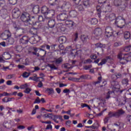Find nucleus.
<instances>
[{
	"label": "nucleus",
	"mask_w": 131,
	"mask_h": 131,
	"mask_svg": "<svg viewBox=\"0 0 131 131\" xmlns=\"http://www.w3.org/2000/svg\"><path fill=\"white\" fill-rule=\"evenodd\" d=\"M118 58L120 59V63L123 65L126 64L127 62L131 60V56L128 54L119 53L118 55Z\"/></svg>",
	"instance_id": "obj_1"
},
{
	"label": "nucleus",
	"mask_w": 131,
	"mask_h": 131,
	"mask_svg": "<svg viewBox=\"0 0 131 131\" xmlns=\"http://www.w3.org/2000/svg\"><path fill=\"white\" fill-rule=\"evenodd\" d=\"M121 76L122 75L120 73H116L112 75V80L113 81L111 82V84L115 89H118V82H116V80L118 78H121Z\"/></svg>",
	"instance_id": "obj_2"
},
{
	"label": "nucleus",
	"mask_w": 131,
	"mask_h": 131,
	"mask_svg": "<svg viewBox=\"0 0 131 131\" xmlns=\"http://www.w3.org/2000/svg\"><path fill=\"white\" fill-rule=\"evenodd\" d=\"M75 2H76V4H77L78 3L77 5H79V6H78V10L81 13H82V12H84L85 8H86L87 6H89V1H76Z\"/></svg>",
	"instance_id": "obj_3"
},
{
	"label": "nucleus",
	"mask_w": 131,
	"mask_h": 131,
	"mask_svg": "<svg viewBox=\"0 0 131 131\" xmlns=\"http://www.w3.org/2000/svg\"><path fill=\"white\" fill-rule=\"evenodd\" d=\"M124 113H125V112H124L122 108H120L115 112H110L108 115L110 118H111L112 117L119 118V117L122 115H123Z\"/></svg>",
	"instance_id": "obj_4"
},
{
	"label": "nucleus",
	"mask_w": 131,
	"mask_h": 131,
	"mask_svg": "<svg viewBox=\"0 0 131 131\" xmlns=\"http://www.w3.org/2000/svg\"><path fill=\"white\" fill-rule=\"evenodd\" d=\"M20 20L23 22L26 23L27 25H30L31 24V20H30V14L27 12H23L20 16Z\"/></svg>",
	"instance_id": "obj_5"
},
{
	"label": "nucleus",
	"mask_w": 131,
	"mask_h": 131,
	"mask_svg": "<svg viewBox=\"0 0 131 131\" xmlns=\"http://www.w3.org/2000/svg\"><path fill=\"white\" fill-rule=\"evenodd\" d=\"M115 23L118 25V27L123 28L125 25V20L122 16H118L116 19Z\"/></svg>",
	"instance_id": "obj_6"
},
{
	"label": "nucleus",
	"mask_w": 131,
	"mask_h": 131,
	"mask_svg": "<svg viewBox=\"0 0 131 131\" xmlns=\"http://www.w3.org/2000/svg\"><path fill=\"white\" fill-rule=\"evenodd\" d=\"M102 29L101 28H96L94 30V37H95L96 39H100L101 38V36H102Z\"/></svg>",
	"instance_id": "obj_7"
},
{
	"label": "nucleus",
	"mask_w": 131,
	"mask_h": 131,
	"mask_svg": "<svg viewBox=\"0 0 131 131\" xmlns=\"http://www.w3.org/2000/svg\"><path fill=\"white\" fill-rule=\"evenodd\" d=\"M66 51H68L69 52H71V54L72 55L74 56V57H75V56H77L78 55V52L79 51H77L76 49H72V48L71 46H68L66 48Z\"/></svg>",
	"instance_id": "obj_8"
},
{
	"label": "nucleus",
	"mask_w": 131,
	"mask_h": 131,
	"mask_svg": "<svg viewBox=\"0 0 131 131\" xmlns=\"http://www.w3.org/2000/svg\"><path fill=\"white\" fill-rule=\"evenodd\" d=\"M68 18V15L66 13H61L57 15V19L59 21H66Z\"/></svg>",
	"instance_id": "obj_9"
},
{
	"label": "nucleus",
	"mask_w": 131,
	"mask_h": 131,
	"mask_svg": "<svg viewBox=\"0 0 131 131\" xmlns=\"http://www.w3.org/2000/svg\"><path fill=\"white\" fill-rule=\"evenodd\" d=\"M86 79H92V77L90 75H82L80 76L79 78L77 79V81L79 82H81L82 80H85Z\"/></svg>",
	"instance_id": "obj_10"
},
{
	"label": "nucleus",
	"mask_w": 131,
	"mask_h": 131,
	"mask_svg": "<svg viewBox=\"0 0 131 131\" xmlns=\"http://www.w3.org/2000/svg\"><path fill=\"white\" fill-rule=\"evenodd\" d=\"M105 35L107 37H111L113 35V30L110 27H107L105 28Z\"/></svg>",
	"instance_id": "obj_11"
},
{
	"label": "nucleus",
	"mask_w": 131,
	"mask_h": 131,
	"mask_svg": "<svg viewBox=\"0 0 131 131\" xmlns=\"http://www.w3.org/2000/svg\"><path fill=\"white\" fill-rule=\"evenodd\" d=\"M45 20L48 21V26L50 28H53L56 25V21L55 19H51V18L45 19Z\"/></svg>",
	"instance_id": "obj_12"
},
{
	"label": "nucleus",
	"mask_w": 131,
	"mask_h": 131,
	"mask_svg": "<svg viewBox=\"0 0 131 131\" xmlns=\"http://www.w3.org/2000/svg\"><path fill=\"white\" fill-rule=\"evenodd\" d=\"M11 35V34L10 32V31L6 30L4 33L1 34V37L3 39H8L9 37H10Z\"/></svg>",
	"instance_id": "obj_13"
},
{
	"label": "nucleus",
	"mask_w": 131,
	"mask_h": 131,
	"mask_svg": "<svg viewBox=\"0 0 131 131\" xmlns=\"http://www.w3.org/2000/svg\"><path fill=\"white\" fill-rule=\"evenodd\" d=\"M19 16H20V11H19V8H14L12 10V16L15 19H17V18H19Z\"/></svg>",
	"instance_id": "obj_14"
},
{
	"label": "nucleus",
	"mask_w": 131,
	"mask_h": 131,
	"mask_svg": "<svg viewBox=\"0 0 131 131\" xmlns=\"http://www.w3.org/2000/svg\"><path fill=\"white\" fill-rule=\"evenodd\" d=\"M45 19H51L55 16V10H48L46 15H45Z\"/></svg>",
	"instance_id": "obj_15"
},
{
	"label": "nucleus",
	"mask_w": 131,
	"mask_h": 131,
	"mask_svg": "<svg viewBox=\"0 0 131 131\" xmlns=\"http://www.w3.org/2000/svg\"><path fill=\"white\" fill-rule=\"evenodd\" d=\"M116 18L115 14L113 13L110 12L108 14H107L105 16V19L106 20H110L111 21H113V20H115Z\"/></svg>",
	"instance_id": "obj_16"
},
{
	"label": "nucleus",
	"mask_w": 131,
	"mask_h": 131,
	"mask_svg": "<svg viewBox=\"0 0 131 131\" xmlns=\"http://www.w3.org/2000/svg\"><path fill=\"white\" fill-rule=\"evenodd\" d=\"M28 41L29 38L26 36H23L19 40L20 43H21L22 45H27V43H28Z\"/></svg>",
	"instance_id": "obj_17"
},
{
	"label": "nucleus",
	"mask_w": 131,
	"mask_h": 131,
	"mask_svg": "<svg viewBox=\"0 0 131 131\" xmlns=\"http://www.w3.org/2000/svg\"><path fill=\"white\" fill-rule=\"evenodd\" d=\"M111 61V57L110 56H107L105 58L102 59L101 60V62L98 63V66H102V65H104L105 63H107V62H110Z\"/></svg>",
	"instance_id": "obj_18"
},
{
	"label": "nucleus",
	"mask_w": 131,
	"mask_h": 131,
	"mask_svg": "<svg viewBox=\"0 0 131 131\" xmlns=\"http://www.w3.org/2000/svg\"><path fill=\"white\" fill-rule=\"evenodd\" d=\"M13 28H14L15 30L17 31V30H19V31H21L22 33H24L25 32V29L23 28H21L19 27V26L15 25V24H13Z\"/></svg>",
	"instance_id": "obj_19"
},
{
	"label": "nucleus",
	"mask_w": 131,
	"mask_h": 131,
	"mask_svg": "<svg viewBox=\"0 0 131 131\" xmlns=\"http://www.w3.org/2000/svg\"><path fill=\"white\" fill-rule=\"evenodd\" d=\"M67 40V39L66 38V37L64 36H60L58 38V41H59V43H65Z\"/></svg>",
	"instance_id": "obj_20"
},
{
	"label": "nucleus",
	"mask_w": 131,
	"mask_h": 131,
	"mask_svg": "<svg viewBox=\"0 0 131 131\" xmlns=\"http://www.w3.org/2000/svg\"><path fill=\"white\" fill-rule=\"evenodd\" d=\"M71 7V5H70L69 2H64L61 6V9H70Z\"/></svg>",
	"instance_id": "obj_21"
},
{
	"label": "nucleus",
	"mask_w": 131,
	"mask_h": 131,
	"mask_svg": "<svg viewBox=\"0 0 131 131\" xmlns=\"http://www.w3.org/2000/svg\"><path fill=\"white\" fill-rule=\"evenodd\" d=\"M65 24L66 25H68L70 27H73V26H74L75 25V23L71 20H67L65 21Z\"/></svg>",
	"instance_id": "obj_22"
},
{
	"label": "nucleus",
	"mask_w": 131,
	"mask_h": 131,
	"mask_svg": "<svg viewBox=\"0 0 131 131\" xmlns=\"http://www.w3.org/2000/svg\"><path fill=\"white\" fill-rule=\"evenodd\" d=\"M49 11V8L47 6H43L41 8V12L45 16L47 15Z\"/></svg>",
	"instance_id": "obj_23"
},
{
	"label": "nucleus",
	"mask_w": 131,
	"mask_h": 131,
	"mask_svg": "<svg viewBox=\"0 0 131 131\" xmlns=\"http://www.w3.org/2000/svg\"><path fill=\"white\" fill-rule=\"evenodd\" d=\"M11 54L9 52H5L3 55V58L5 60H9L11 59Z\"/></svg>",
	"instance_id": "obj_24"
},
{
	"label": "nucleus",
	"mask_w": 131,
	"mask_h": 131,
	"mask_svg": "<svg viewBox=\"0 0 131 131\" xmlns=\"http://www.w3.org/2000/svg\"><path fill=\"white\" fill-rule=\"evenodd\" d=\"M30 33H31V34H33V35H36V34H37V28L34 27L31 28Z\"/></svg>",
	"instance_id": "obj_25"
},
{
	"label": "nucleus",
	"mask_w": 131,
	"mask_h": 131,
	"mask_svg": "<svg viewBox=\"0 0 131 131\" xmlns=\"http://www.w3.org/2000/svg\"><path fill=\"white\" fill-rule=\"evenodd\" d=\"M34 14H38L39 12V6L38 5L35 6L33 8Z\"/></svg>",
	"instance_id": "obj_26"
},
{
	"label": "nucleus",
	"mask_w": 131,
	"mask_h": 131,
	"mask_svg": "<svg viewBox=\"0 0 131 131\" xmlns=\"http://www.w3.org/2000/svg\"><path fill=\"white\" fill-rule=\"evenodd\" d=\"M81 39L82 41L84 43L88 41V40L89 39V36L85 35H82L81 36Z\"/></svg>",
	"instance_id": "obj_27"
},
{
	"label": "nucleus",
	"mask_w": 131,
	"mask_h": 131,
	"mask_svg": "<svg viewBox=\"0 0 131 131\" xmlns=\"http://www.w3.org/2000/svg\"><path fill=\"white\" fill-rule=\"evenodd\" d=\"M70 16L73 18H75L77 16V12L75 10H72L69 13Z\"/></svg>",
	"instance_id": "obj_28"
},
{
	"label": "nucleus",
	"mask_w": 131,
	"mask_h": 131,
	"mask_svg": "<svg viewBox=\"0 0 131 131\" xmlns=\"http://www.w3.org/2000/svg\"><path fill=\"white\" fill-rule=\"evenodd\" d=\"M128 79L124 78L122 80L121 82L123 85H125L126 86V85L128 84Z\"/></svg>",
	"instance_id": "obj_29"
},
{
	"label": "nucleus",
	"mask_w": 131,
	"mask_h": 131,
	"mask_svg": "<svg viewBox=\"0 0 131 131\" xmlns=\"http://www.w3.org/2000/svg\"><path fill=\"white\" fill-rule=\"evenodd\" d=\"M96 10L98 12V16L100 18V17H101V13H102L101 7L100 6H97V7H96Z\"/></svg>",
	"instance_id": "obj_30"
},
{
	"label": "nucleus",
	"mask_w": 131,
	"mask_h": 131,
	"mask_svg": "<svg viewBox=\"0 0 131 131\" xmlns=\"http://www.w3.org/2000/svg\"><path fill=\"white\" fill-rule=\"evenodd\" d=\"M124 37L125 39H128L130 37V33L129 32H125L124 33Z\"/></svg>",
	"instance_id": "obj_31"
},
{
	"label": "nucleus",
	"mask_w": 131,
	"mask_h": 131,
	"mask_svg": "<svg viewBox=\"0 0 131 131\" xmlns=\"http://www.w3.org/2000/svg\"><path fill=\"white\" fill-rule=\"evenodd\" d=\"M62 67L65 68V69H67L68 70L72 68L71 66L69 63H65L63 64Z\"/></svg>",
	"instance_id": "obj_32"
},
{
	"label": "nucleus",
	"mask_w": 131,
	"mask_h": 131,
	"mask_svg": "<svg viewBox=\"0 0 131 131\" xmlns=\"http://www.w3.org/2000/svg\"><path fill=\"white\" fill-rule=\"evenodd\" d=\"M78 38V33H76L73 35L72 40L76 41Z\"/></svg>",
	"instance_id": "obj_33"
},
{
	"label": "nucleus",
	"mask_w": 131,
	"mask_h": 131,
	"mask_svg": "<svg viewBox=\"0 0 131 131\" xmlns=\"http://www.w3.org/2000/svg\"><path fill=\"white\" fill-rule=\"evenodd\" d=\"M16 51L17 52H18V53H20V52H22V50H23V48H22V46H17L15 47Z\"/></svg>",
	"instance_id": "obj_34"
},
{
	"label": "nucleus",
	"mask_w": 131,
	"mask_h": 131,
	"mask_svg": "<svg viewBox=\"0 0 131 131\" xmlns=\"http://www.w3.org/2000/svg\"><path fill=\"white\" fill-rule=\"evenodd\" d=\"M29 41L32 44L36 43L34 36H32L30 38H29Z\"/></svg>",
	"instance_id": "obj_35"
},
{
	"label": "nucleus",
	"mask_w": 131,
	"mask_h": 131,
	"mask_svg": "<svg viewBox=\"0 0 131 131\" xmlns=\"http://www.w3.org/2000/svg\"><path fill=\"white\" fill-rule=\"evenodd\" d=\"M37 76L35 75V76L33 77H30L29 78V79H31L32 80H34V81H38V77H36Z\"/></svg>",
	"instance_id": "obj_36"
},
{
	"label": "nucleus",
	"mask_w": 131,
	"mask_h": 131,
	"mask_svg": "<svg viewBox=\"0 0 131 131\" xmlns=\"http://www.w3.org/2000/svg\"><path fill=\"white\" fill-rule=\"evenodd\" d=\"M34 38H35V43H37V42H38V41L40 40V37L38 35H35Z\"/></svg>",
	"instance_id": "obj_37"
},
{
	"label": "nucleus",
	"mask_w": 131,
	"mask_h": 131,
	"mask_svg": "<svg viewBox=\"0 0 131 131\" xmlns=\"http://www.w3.org/2000/svg\"><path fill=\"white\" fill-rule=\"evenodd\" d=\"M47 92H48L49 95H51L52 94H54V89L53 88H48Z\"/></svg>",
	"instance_id": "obj_38"
},
{
	"label": "nucleus",
	"mask_w": 131,
	"mask_h": 131,
	"mask_svg": "<svg viewBox=\"0 0 131 131\" xmlns=\"http://www.w3.org/2000/svg\"><path fill=\"white\" fill-rule=\"evenodd\" d=\"M34 26L35 27V28H37V29H38V28H40L41 25H40V23L39 22H36L34 24Z\"/></svg>",
	"instance_id": "obj_39"
},
{
	"label": "nucleus",
	"mask_w": 131,
	"mask_h": 131,
	"mask_svg": "<svg viewBox=\"0 0 131 131\" xmlns=\"http://www.w3.org/2000/svg\"><path fill=\"white\" fill-rule=\"evenodd\" d=\"M29 75H30V73L25 72L23 74V77L27 78V77H29Z\"/></svg>",
	"instance_id": "obj_40"
},
{
	"label": "nucleus",
	"mask_w": 131,
	"mask_h": 131,
	"mask_svg": "<svg viewBox=\"0 0 131 131\" xmlns=\"http://www.w3.org/2000/svg\"><path fill=\"white\" fill-rule=\"evenodd\" d=\"M98 23V19L96 18H92L91 20V24L93 25H96Z\"/></svg>",
	"instance_id": "obj_41"
},
{
	"label": "nucleus",
	"mask_w": 131,
	"mask_h": 131,
	"mask_svg": "<svg viewBox=\"0 0 131 131\" xmlns=\"http://www.w3.org/2000/svg\"><path fill=\"white\" fill-rule=\"evenodd\" d=\"M63 61V59H62V57H59V58H57L55 60V63L56 64H60Z\"/></svg>",
	"instance_id": "obj_42"
},
{
	"label": "nucleus",
	"mask_w": 131,
	"mask_h": 131,
	"mask_svg": "<svg viewBox=\"0 0 131 131\" xmlns=\"http://www.w3.org/2000/svg\"><path fill=\"white\" fill-rule=\"evenodd\" d=\"M95 46L96 48H104L105 45H103V44L101 43H97L95 44Z\"/></svg>",
	"instance_id": "obj_43"
},
{
	"label": "nucleus",
	"mask_w": 131,
	"mask_h": 131,
	"mask_svg": "<svg viewBox=\"0 0 131 131\" xmlns=\"http://www.w3.org/2000/svg\"><path fill=\"white\" fill-rule=\"evenodd\" d=\"M50 115H52V114H47L45 113L44 114H41V116L45 117V118H49V117H50Z\"/></svg>",
	"instance_id": "obj_44"
},
{
	"label": "nucleus",
	"mask_w": 131,
	"mask_h": 131,
	"mask_svg": "<svg viewBox=\"0 0 131 131\" xmlns=\"http://www.w3.org/2000/svg\"><path fill=\"white\" fill-rule=\"evenodd\" d=\"M28 88V84H23L20 86V89H21V90H24V89H27Z\"/></svg>",
	"instance_id": "obj_45"
},
{
	"label": "nucleus",
	"mask_w": 131,
	"mask_h": 131,
	"mask_svg": "<svg viewBox=\"0 0 131 131\" xmlns=\"http://www.w3.org/2000/svg\"><path fill=\"white\" fill-rule=\"evenodd\" d=\"M130 51V48L129 47V46L124 47L123 49L124 52H129Z\"/></svg>",
	"instance_id": "obj_46"
},
{
	"label": "nucleus",
	"mask_w": 131,
	"mask_h": 131,
	"mask_svg": "<svg viewBox=\"0 0 131 131\" xmlns=\"http://www.w3.org/2000/svg\"><path fill=\"white\" fill-rule=\"evenodd\" d=\"M121 45H122V42H115L114 46L119 47V46H121Z\"/></svg>",
	"instance_id": "obj_47"
},
{
	"label": "nucleus",
	"mask_w": 131,
	"mask_h": 131,
	"mask_svg": "<svg viewBox=\"0 0 131 131\" xmlns=\"http://www.w3.org/2000/svg\"><path fill=\"white\" fill-rule=\"evenodd\" d=\"M14 38H10L8 39V42H9L10 45H13V43H14Z\"/></svg>",
	"instance_id": "obj_48"
},
{
	"label": "nucleus",
	"mask_w": 131,
	"mask_h": 131,
	"mask_svg": "<svg viewBox=\"0 0 131 131\" xmlns=\"http://www.w3.org/2000/svg\"><path fill=\"white\" fill-rule=\"evenodd\" d=\"M40 103V99H39V97H37L34 102V104H39Z\"/></svg>",
	"instance_id": "obj_49"
},
{
	"label": "nucleus",
	"mask_w": 131,
	"mask_h": 131,
	"mask_svg": "<svg viewBox=\"0 0 131 131\" xmlns=\"http://www.w3.org/2000/svg\"><path fill=\"white\" fill-rule=\"evenodd\" d=\"M31 91V89L28 88L25 89V90L24 91V93H25L26 94H29Z\"/></svg>",
	"instance_id": "obj_50"
},
{
	"label": "nucleus",
	"mask_w": 131,
	"mask_h": 131,
	"mask_svg": "<svg viewBox=\"0 0 131 131\" xmlns=\"http://www.w3.org/2000/svg\"><path fill=\"white\" fill-rule=\"evenodd\" d=\"M49 67L51 68V69H54V70H57V69H58V68L54 64H50Z\"/></svg>",
	"instance_id": "obj_51"
},
{
	"label": "nucleus",
	"mask_w": 131,
	"mask_h": 131,
	"mask_svg": "<svg viewBox=\"0 0 131 131\" xmlns=\"http://www.w3.org/2000/svg\"><path fill=\"white\" fill-rule=\"evenodd\" d=\"M9 3L10 4V5L14 6V5H16L17 4V1H10L9 2Z\"/></svg>",
	"instance_id": "obj_52"
},
{
	"label": "nucleus",
	"mask_w": 131,
	"mask_h": 131,
	"mask_svg": "<svg viewBox=\"0 0 131 131\" xmlns=\"http://www.w3.org/2000/svg\"><path fill=\"white\" fill-rule=\"evenodd\" d=\"M38 20L40 21V22H42L44 21V19H43V17H42V16L41 15H39L38 16Z\"/></svg>",
	"instance_id": "obj_53"
},
{
	"label": "nucleus",
	"mask_w": 131,
	"mask_h": 131,
	"mask_svg": "<svg viewBox=\"0 0 131 131\" xmlns=\"http://www.w3.org/2000/svg\"><path fill=\"white\" fill-rule=\"evenodd\" d=\"M98 81L95 82V84L101 83V80H102V77L101 76L98 77Z\"/></svg>",
	"instance_id": "obj_54"
},
{
	"label": "nucleus",
	"mask_w": 131,
	"mask_h": 131,
	"mask_svg": "<svg viewBox=\"0 0 131 131\" xmlns=\"http://www.w3.org/2000/svg\"><path fill=\"white\" fill-rule=\"evenodd\" d=\"M84 68L85 70H89V69H91V68H92V65L85 66Z\"/></svg>",
	"instance_id": "obj_55"
},
{
	"label": "nucleus",
	"mask_w": 131,
	"mask_h": 131,
	"mask_svg": "<svg viewBox=\"0 0 131 131\" xmlns=\"http://www.w3.org/2000/svg\"><path fill=\"white\" fill-rule=\"evenodd\" d=\"M109 119H110V118L109 117H105L104 119V123L106 124V123H108V121H109Z\"/></svg>",
	"instance_id": "obj_56"
},
{
	"label": "nucleus",
	"mask_w": 131,
	"mask_h": 131,
	"mask_svg": "<svg viewBox=\"0 0 131 131\" xmlns=\"http://www.w3.org/2000/svg\"><path fill=\"white\" fill-rule=\"evenodd\" d=\"M53 128V126H52V125L51 124H48L46 128V129H52Z\"/></svg>",
	"instance_id": "obj_57"
},
{
	"label": "nucleus",
	"mask_w": 131,
	"mask_h": 131,
	"mask_svg": "<svg viewBox=\"0 0 131 131\" xmlns=\"http://www.w3.org/2000/svg\"><path fill=\"white\" fill-rule=\"evenodd\" d=\"M90 58L95 60V59H97V55L96 54H93L91 55Z\"/></svg>",
	"instance_id": "obj_58"
},
{
	"label": "nucleus",
	"mask_w": 131,
	"mask_h": 131,
	"mask_svg": "<svg viewBox=\"0 0 131 131\" xmlns=\"http://www.w3.org/2000/svg\"><path fill=\"white\" fill-rule=\"evenodd\" d=\"M84 63L85 64H88V63H92V60L91 59H88L84 61Z\"/></svg>",
	"instance_id": "obj_59"
},
{
	"label": "nucleus",
	"mask_w": 131,
	"mask_h": 131,
	"mask_svg": "<svg viewBox=\"0 0 131 131\" xmlns=\"http://www.w3.org/2000/svg\"><path fill=\"white\" fill-rule=\"evenodd\" d=\"M126 97H124L123 102H122L121 105H125V103H126Z\"/></svg>",
	"instance_id": "obj_60"
},
{
	"label": "nucleus",
	"mask_w": 131,
	"mask_h": 131,
	"mask_svg": "<svg viewBox=\"0 0 131 131\" xmlns=\"http://www.w3.org/2000/svg\"><path fill=\"white\" fill-rule=\"evenodd\" d=\"M63 93H64V94H67V93H70V90L69 89H64L63 91Z\"/></svg>",
	"instance_id": "obj_61"
},
{
	"label": "nucleus",
	"mask_w": 131,
	"mask_h": 131,
	"mask_svg": "<svg viewBox=\"0 0 131 131\" xmlns=\"http://www.w3.org/2000/svg\"><path fill=\"white\" fill-rule=\"evenodd\" d=\"M17 128H18V129H24V128H25V126L23 125H19L17 126Z\"/></svg>",
	"instance_id": "obj_62"
},
{
	"label": "nucleus",
	"mask_w": 131,
	"mask_h": 131,
	"mask_svg": "<svg viewBox=\"0 0 131 131\" xmlns=\"http://www.w3.org/2000/svg\"><path fill=\"white\" fill-rule=\"evenodd\" d=\"M119 1H115L114 2V4H115V6H117L118 7L121 4L118 3Z\"/></svg>",
	"instance_id": "obj_63"
},
{
	"label": "nucleus",
	"mask_w": 131,
	"mask_h": 131,
	"mask_svg": "<svg viewBox=\"0 0 131 131\" xmlns=\"http://www.w3.org/2000/svg\"><path fill=\"white\" fill-rule=\"evenodd\" d=\"M43 85V84H42V82L40 81V82L38 83L37 86L38 88H42Z\"/></svg>",
	"instance_id": "obj_64"
}]
</instances>
